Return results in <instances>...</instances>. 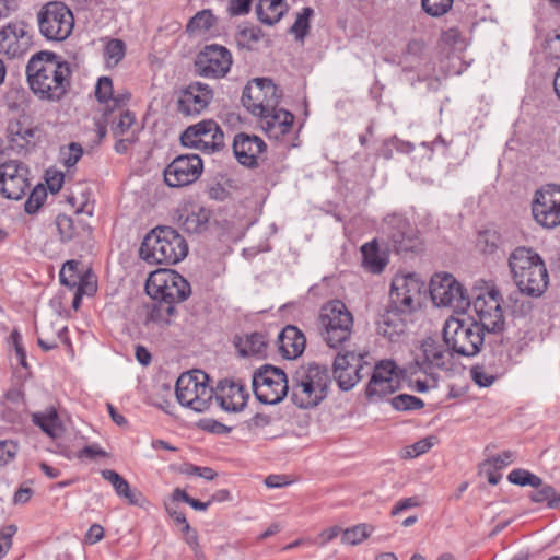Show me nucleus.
Wrapping results in <instances>:
<instances>
[{"mask_svg":"<svg viewBox=\"0 0 560 560\" xmlns=\"http://www.w3.org/2000/svg\"><path fill=\"white\" fill-rule=\"evenodd\" d=\"M145 290L153 300L174 306L187 300L191 293L189 282L171 269L151 272L145 283Z\"/></svg>","mask_w":560,"mask_h":560,"instance_id":"obj_7","label":"nucleus"},{"mask_svg":"<svg viewBox=\"0 0 560 560\" xmlns=\"http://www.w3.org/2000/svg\"><path fill=\"white\" fill-rule=\"evenodd\" d=\"M18 444L11 440L0 441V467L13 460L18 453Z\"/></svg>","mask_w":560,"mask_h":560,"instance_id":"obj_54","label":"nucleus"},{"mask_svg":"<svg viewBox=\"0 0 560 560\" xmlns=\"http://www.w3.org/2000/svg\"><path fill=\"white\" fill-rule=\"evenodd\" d=\"M253 389L260 402L279 404L289 390L287 374L279 368L265 364L254 372Z\"/></svg>","mask_w":560,"mask_h":560,"instance_id":"obj_12","label":"nucleus"},{"mask_svg":"<svg viewBox=\"0 0 560 560\" xmlns=\"http://www.w3.org/2000/svg\"><path fill=\"white\" fill-rule=\"evenodd\" d=\"M33 422L50 438H58L62 433V425L55 409H50L48 412L34 413Z\"/></svg>","mask_w":560,"mask_h":560,"instance_id":"obj_37","label":"nucleus"},{"mask_svg":"<svg viewBox=\"0 0 560 560\" xmlns=\"http://www.w3.org/2000/svg\"><path fill=\"white\" fill-rule=\"evenodd\" d=\"M265 141L256 136L246 132H238L233 140V152L244 166L255 167L258 165V159L266 152Z\"/></svg>","mask_w":560,"mask_h":560,"instance_id":"obj_23","label":"nucleus"},{"mask_svg":"<svg viewBox=\"0 0 560 560\" xmlns=\"http://www.w3.org/2000/svg\"><path fill=\"white\" fill-rule=\"evenodd\" d=\"M113 96V81L108 77H101L95 86V97L100 103L110 101Z\"/></svg>","mask_w":560,"mask_h":560,"instance_id":"obj_50","label":"nucleus"},{"mask_svg":"<svg viewBox=\"0 0 560 560\" xmlns=\"http://www.w3.org/2000/svg\"><path fill=\"white\" fill-rule=\"evenodd\" d=\"M362 359L354 351L339 352L336 355L332 373L341 390H350L361 380Z\"/></svg>","mask_w":560,"mask_h":560,"instance_id":"obj_22","label":"nucleus"},{"mask_svg":"<svg viewBox=\"0 0 560 560\" xmlns=\"http://www.w3.org/2000/svg\"><path fill=\"white\" fill-rule=\"evenodd\" d=\"M314 10L306 7L301 13H298L293 25L289 32L295 36L298 40H303L310 31V19L313 16Z\"/></svg>","mask_w":560,"mask_h":560,"instance_id":"obj_43","label":"nucleus"},{"mask_svg":"<svg viewBox=\"0 0 560 560\" xmlns=\"http://www.w3.org/2000/svg\"><path fill=\"white\" fill-rule=\"evenodd\" d=\"M39 33L47 40L63 42L74 27V18L70 8L61 1L44 4L37 13Z\"/></svg>","mask_w":560,"mask_h":560,"instance_id":"obj_8","label":"nucleus"},{"mask_svg":"<svg viewBox=\"0 0 560 560\" xmlns=\"http://www.w3.org/2000/svg\"><path fill=\"white\" fill-rule=\"evenodd\" d=\"M277 342L283 358L294 359L303 353L306 339L298 327L288 325L278 335Z\"/></svg>","mask_w":560,"mask_h":560,"instance_id":"obj_27","label":"nucleus"},{"mask_svg":"<svg viewBox=\"0 0 560 560\" xmlns=\"http://www.w3.org/2000/svg\"><path fill=\"white\" fill-rule=\"evenodd\" d=\"M101 475L113 486L116 494L125 499L129 504L140 508H144L148 504L144 495L139 490L132 489L129 482L117 471L104 469L101 471Z\"/></svg>","mask_w":560,"mask_h":560,"instance_id":"obj_28","label":"nucleus"},{"mask_svg":"<svg viewBox=\"0 0 560 560\" xmlns=\"http://www.w3.org/2000/svg\"><path fill=\"white\" fill-rule=\"evenodd\" d=\"M209 376L199 370L183 373L175 386L177 401L194 411H206L214 396V390L207 384Z\"/></svg>","mask_w":560,"mask_h":560,"instance_id":"obj_6","label":"nucleus"},{"mask_svg":"<svg viewBox=\"0 0 560 560\" xmlns=\"http://www.w3.org/2000/svg\"><path fill=\"white\" fill-rule=\"evenodd\" d=\"M264 37V32L258 26H245L235 33V42L242 49L255 50L257 43Z\"/></svg>","mask_w":560,"mask_h":560,"instance_id":"obj_39","label":"nucleus"},{"mask_svg":"<svg viewBox=\"0 0 560 560\" xmlns=\"http://www.w3.org/2000/svg\"><path fill=\"white\" fill-rule=\"evenodd\" d=\"M234 345L242 357H265L267 339L261 332H252L235 337Z\"/></svg>","mask_w":560,"mask_h":560,"instance_id":"obj_33","label":"nucleus"},{"mask_svg":"<svg viewBox=\"0 0 560 560\" xmlns=\"http://www.w3.org/2000/svg\"><path fill=\"white\" fill-rule=\"evenodd\" d=\"M408 314L396 311L387 306L384 314L377 320V334L394 341L401 336L407 328L406 316Z\"/></svg>","mask_w":560,"mask_h":560,"instance_id":"obj_29","label":"nucleus"},{"mask_svg":"<svg viewBox=\"0 0 560 560\" xmlns=\"http://www.w3.org/2000/svg\"><path fill=\"white\" fill-rule=\"evenodd\" d=\"M180 142L184 147L213 153L224 148V133L217 121L205 119L186 128L180 135Z\"/></svg>","mask_w":560,"mask_h":560,"instance_id":"obj_13","label":"nucleus"},{"mask_svg":"<svg viewBox=\"0 0 560 560\" xmlns=\"http://www.w3.org/2000/svg\"><path fill=\"white\" fill-rule=\"evenodd\" d=\"M83 154V149L79 143L72 142L68 147V153L65 158V165L71 167L78 163Z\"/></svg>","mask_w":560,"mask_h":560,"instance_id":"obj_57","label":"nucleus"},{"mask_svg":"<svg viewBox=\"0 0 560 560\" xmlns=\"http://www.w3.org/2000/svg\"><path fill=\"white\" fill-rule=\"evenodd\" d=\"M25 74L31 92L42 102H60L71 86L70 66L54 51L34 54L26 65Z\"/></svg>","mask_w":560,"mask_h":560,"instance_id":"obj_2","label":"nucleus"},{"mask_svg":"<svg viewBox=\"0 0 560 560\" xmlns=\"http://www.w3.org/2000/svg\"><path fill=\"white\" fill-rule=\"evenodd\" d=\"M107 455V453L101 448L98 445L96 444H92V445H88L85 447H83L78 457L79 458H82V457H88V458H95L96 456H102V457H105Z\"/></svg>","mask_w":560,"mask_h":560,"instance_id":"obj_61","label":"nucleus"},{"mask_svg":"<svg viewBox=\"0 0 560 560\" xmlns=\"http://www.w3.org/2000/svg\"><path fill=\"white\" fill-rule=\"evenodd\" d=\"M47 328L48 327L43 326L42 331L36 329V331L38 334L37 345L44 351H49V350L57 348L58 347L57 339H62V340L67 341V338L65 337V335L67 332V327L58 328L56 330L55 335H51V336H49Z\"/></svg>","mask_w":560,"mask_h":560,"instance_id":"obj_44","label":"nucleus"},{"mask_svg":"<svg viewBox=\"0 0 560 560\" xmlns=\"http://www.w3.org/2000/svg\"><path fill=\"white\" fill-rule=\"evenodd\" d=\"M135 120L136 117L131 112L125 110L121 113L117 124L113 127L114 137L118 138L125 135L135 124Z\"/></svg>","mask_w":560,"mask_h":560,"instance_id":"obj_51","label":"nucleus"},{"mask_svg":"<svg viewBox=\"0 0 560 560\" xmlns=\"http://www.w3.org/2000/svg\"><path fill=\"white\" fill-rule=\"evenodd\" d=\"M79 265L80 264L75 260H69L63 265V267L59 273L60 282L63 285H66L70 289H73L77 285L81 284L80 283L81 277L78 272Z\"/></svg>","mask_w":560,"mask_h":560,"instance_id":"obj_45","label":"nucleus"},{"mask_svg":"<svg viewBox=\"0 0 560 560\" xmlns=\"http://www.w3.org/2000/svg\"><path fill=\"white\" fill-rule=\"evenodd\" d=\"M264 131L269 138L279 140L287 135L292 127L294 116L282 108H276L270 113L258 116Z\"/></svg>","mask_w":560,"mask_h":560,"instance_id":"obj_26","label":"nucleus"},{"mask_svg":"<svg viewBox=\"0 0 560 560\" xmlns=\"http://www.w3.org/2000/svg\"><path fill=\"white\" fill-rule=\"evenodd\" d=\"M18 527L14 524H10L4 526L0 532V538L3 540V546H5V550H10L12 546V537L16 533Z\"/></svg>","mask_w":560,"mask_h":560,"instance_id":"obj_63","label":"nucleus"},{"mask_svg":"<svg viewBox=\"0 0 560 560\" xmlns=\"http://www.w3.org/2000/svg\"><path fill=\"white\" fill-rule=\"evenodd\" d=\"M176 313V307L172 304L158 301L147 316V324H156L160 327L170 325L171 317Z\"/></svg>","mask_w":560,"mask_h":560,"instance_id":"obj_40","label":"nucleus"},{"mask_svg":"<svg viewBox=\"0 0 560 560\" xmlns=\"http://www.w3.org/2000/svg\"><path fill=\"white\" fill-rule=\"evenodd\" d=\"M327 394L314 386L306 384L302 380H294L292 376L291 400L302 409L316 407L320 401L326 398Z\"/></svg>","mask_w":560,"mask_h":560,"instance_id":"obj_30","label":"nucleus"},{"mask_svg":"<svg viewBox=\"0 0 560 560\" xmlns=\"http://www.w3.org/2000/svg\"><path fill=\"white\" fill-rule=\"evenodd\" d=\"M8 132L11 148L16 150L25 149L35 136L34 129L23 127L20 122L10 124Z\"/></svg>","mask_w":560,"mask_h":560,"instance_id":"obj_38","label":"nucleus"},{"mask_svg":"<svg viewBox=\"0 0 560 560\" xmlns=\"http://www.w3.org/2000/svg\"><path fill=\"white\" fill-rule=\"evenodd\" d=\"M57 230L62 242H69L82 233H90V228L67 214H59L56 218Z\"/></svg>","mask_w":560,"mask_h":560,"instance_id":"obj_36","label":"nucleus"},{"mask_svg":"<svg viewBox=\"0 0 560 560\" xmlns=\"http://www.w3.org/2000/svg\"><path fill=\"white\" fill-rule=\"evenodd\" d=\"M515 459V453L512 451H504L497 456H492L489 462L495 469H501L510 464H512Z\"/></svg>","mask_w":560,"mask_h":560,"instance_id":"obj_56","label":"nucleus"},{"mask_svg":"<svg viewBox=\"0 0 560 560\" xmlns=\"http://www.w3.org/2000/svg\"><path fill=\"white\" fill-rule=\"evenodd\" d=\"M433 446L432 438H424L405 448V457L413 458L427 453Z\"/></svg>","mask_w":560,"mask_h":560,"instance_id":"obj_53","label":"nucleus"},{"mask_svg":"<svg viewBox=\"0 0 560 560\" xmlns=\"http://www.w3.org/2000/svg\"><path fill=\"white\" fill-rule=\"evenodd\" d=\"M212 97L213 93L209 85L201 82L191 83L178 100V112L186 116L198 115L209 105Z\"/></svg>","mask_w":560,"mask_h":560,"instance_id":"obj_24","label":"nucleus"},{"mask_svg":"<svg viewBox=\"0 0 560 560\" xmlns=\"http://www.w3.org/2000/svg\"><path fill=\"white\" fill-rule=\"evenodd\" d=\"M453 351L443 343L427 338L422 341L420 352L415 357V364L425 374L431 373L432 370H447L452 365Z\"/></svg>","mask_w":560,"mask_h":560,"instance_id":"obj_20","label":"nucleus"},{"mask_svg":"<svg viewBox=\"0 0 560 560\" xmlns=\"http://www.w3.org/2000/svg\"><path fill=\"white\" fill-rule=\"evenodd\" d=\"M288 10L285 0H258L256 4L258 20L269 26L277 24Z\"/></svg>","mask_w":560,"mask_h":560,"instance_id":"obj_34","label":"nucleus"},{"mask_svg":"<svg viewBox=\"0 0 560 560\" xmlns=\"http://www.w3.org/2000/svg\"><path fill=\"white\" fill-rule=\"evenodd\" d=\"M213 397L223 410L238 412L246 406L248 393L240 382L222 380L219 382Z\"/></svg>","mask_w":560,"mask_h":560,"instance_id":"obj_25","label":"nucleus"},{"mask_svg":"<svg viewBox=\"0 0 560 560\" xmlns=\"http://www.w3.org/2000/svg\"><path fill=\"white\" fill-rule=\"evenodd\" d=\"M373 530L374 527L365 523L354 525L342 532L341 541L346 545H358L369 538Z\"/></svg>","mask_w":560,"mask_h":560,"instance_id":"obj_41","label":"nucleus"},{"mask_svg":"<svg viewBox=\"0 0 560 560\" xmlns=\"http://www.w3.org/2000/svg\"><path fill=\"white\" fill-rule=\"evenodd\" d=\"M318 330L330 348H338L348 341L353 330V316L340 300H334L322 306L318 316Z\"/></svg>","mask_w":560,"mask_h":560,"instance_id":"obj_5","label":"nucleus"},{"mask_svg":"<svg viewBox=\"0 0 560 560\" xmlns=\"http://www.w3.org/2000/svg\"><path fill=\"white\" fill-rule=\"evenodd\" d=\"M472 381L480 387H489L495 381L492 374L486 372L483 365H475L470 369Z\"/></svg>","mask_w":560,"mask_h":560,"instance_id":"obj_52","label":"nucleus"},{"mask_svg":"<svg viewBox=\"0 0 560 560\" xmlns=\"http://www.w3.org/2000/svg\"><path fill=\"white\" fill-rule=\"evenodd\" d=\"M252 0H231L229 4V13L232 16L247 14L250 10Z\"/></svg>","mask_w":560,"mask_h":560,"instance_id":"obj_58","label":"nucleus"},{"mask_svg":"<svg viewBox=\"0 0 560 560\" xmlns=\"http://www.w3.org/2000/svg\"><path fill=\"white\" fill-rule=\"evenodd\" d=\"M188 254L186 240L171 226H156L143 238L139 256L149 264L175 265Z\"/></svg>","mask_w":560,"mask_h":560,"instance_id":"obj_4","label":"nucleus"},{"mask_svg":"<svg viewBox=\"0 0 560 560\" xmlns=\"http://www.w3.org/2000/svg\"><path fill=\"white\" fill-rule=\"evenodd\" d=\"M537 490L530 494V500L535 503L547 502L549 505V501L552 500L555 494V488L550 485H542Z\"/></svg>","mask_w":560,"mask_h":560,"instance_id":"obj_55","label":"nucleus"},{"mask_svg":"<svg viewBox=\"0 0 560 560\" xmlns=\"http://www.w3.org/2000/svg\"><path fill=\"white\" fill-rule=\"evenodd\" d=\"M186 472L189 475H197L207 480H212L217 476L215 471L210 467H198L194 465H190Z\"/></svg>","mask_w":560,"mask_h":560,"instance_id":"obj_62","label":"nucleus"},{"mask_svg":"<svg viewBox=\"0 0 560 560\" xmlns=\"http://www.w3.org/2000/svg\"><path fill=\"white\" fill-rule=\"evenodd\" d=\"M203 170L202 160L197 154L175 158L164 170V180L170 187H183L196 182Z\"/></svg>","mask_w":560,"mask_h":560,"instance_id":"obj_18","label":"nucleus"},{"mask_svg":"<svg viewBox=\"0 0 560 560\" xmlns=\"http://www.w3.org/2000/svg\"><path fill=\"white\" fill-rule=\"evenodd\" d=\"M453 5V0H421L423 11L432 16L440 18L446 14Z\"/></svg>","mask_w":560,"mask_h":560,"instance_id":"obj_46","label":"nucleus"},{"mask_svg":"<svg viewBox=\"0 0 560 560\" xmlns=\"http://www.w3.org/2000/svg\"><path fill=\"white\" fill-rule=\"evenodd\" d=\"M210 211L203 207L186 208L179 214L178 222L187 233H201L207 230Z\"/></svg>","mask_w":560,"mask_h":560,"instance_id":"obj_32","label":"nucleus"},{"mask_svg":"<svg viewBox=\"0 0 560 560\" xmlns=\"http://www.w3.org/2000/svg\"><path fill=\"white\" fill-rule=\"evenodd\" d=\"M46 197V189L42 185L35 187L24 205L25 211L30 214L35 213L42 207Z\"/></svg>","mask_w":560,"mask_h":560,"instance_id":"obj_49","label":"nucleus"},{"mask_svg":"<svg viewBox=\"0 0 560 560\" xmlns=\"http://www.w3.org/2000/svg\"><path fill=\"white\" fill-rule=\"evenodd\" d=\"M405 373L406 371L399 369L394 360L377 362L365 389L368 399L376 401L398 390Z\"/></svg>","mask_w":560,"mask_h":560,"instance_id":"obj_14","label":"nucleus"},{"mask_svg":"<svg viewBox=\"0 0 560 560\" xmlns=\"http://www.w3.org/2000/svg\"><path fill=\"white\" fill-rule=\"evenodd\" d=\"M232 66V55L228 48L221 45H207L195 61L196 71L206 78H223Z\"/></svg>","mask_w":560,"mask_h":560,"instance_id":"obj_17","label":"nucleus"},{"mask_svg":"<svg viewBox=\"0 0 560 560\" xmlns=\"http://www.w3.org/2000/svg\"><path fill=\"white\" fill-rule=\"evenodd\" d=\"M362 264L364 268L373 273H381L387 265V257L381 254L376 240L365 243L361 247Z\"/></svg>","mask_w":560,"mask_h":560,"instance_id":"obj_35","label":"nucleus"},{"mask_svg":"<svg viewBox=\"0 0 560 560\" xmlns=\"http://www.w3.org/2000/svg\"><path fill=\"white\" fill-rule=\"evenodd\" d=\"M470 322L448 318L443 327V341L454 354L475 357L481 351L485 332H501L504 329V316L501 295L497 289L479 294L472 301Z\"/></svg>","mask_w":560,"mask_h":560,"instance_id":"obj_1","label":"nucleus"},{"mask_svg":"<svg viewBox=\"0 0 560 560\" xmlns=\"http://www.w3.org/2000/svg\"><path fill=\"white\" fill-rule=\"evenodd\" d=\"M27 166L21 162H3L0 166V192L8 199H21L30 187Z\"/></svg>","mask_w":560,"mask_h":560,"instance_id":"obj_19","label":"nucleus"},{"mask_svg":"<svg viewBox=\"0 0 560 560\" xmlns=\"http://www.w3.org/2000/svg\"><path fill=\"white\" fill-rule=\"evenodd\" d=\"M281 96V92L271 79L256 78L244 88L242 104L254 116H260L275 110Z\"/></svg>","mask_w":560,"mask_h":560,"instance_id":"obj_10","label":"nucleus"},{"mask_svg":"<svg viewBox=\"0 0 560 560\" xmlns=\"http://www.w3.org/2000/svg\"><path fill=\"white\" fill-rule=\"evenodd\" d=\"M217 19L210 10L197 12L188 22L186 31L195 33L200 31H209L215 24Z\"/></svg>","mask_w":560,"mask_h":560,"instance_id":"obj_42","label":"nucleus"},{"mask_svg":"<svg viewBox=\"0 0 560 560\" xmlns=\"http://www.w3.org/2000/svg\"><path fill=\"white\" fill-rule=\"evenodd\" d=\"M126 46L121 39H112L105 47L107 62L116 66L125 56Z\"/></svg>","mask_w":560,"mask_h":560,"instance_id":"obj_48","label":"nucleus"},{"mask_svg":"<svg viewBox=\"0 0 560 560\" xmlns=\"http://www.w3.org/2000/svg\"><path fill=\"white\" fill-rule=\"evenodd\" d=\"M508 479L513 485L525 487L528 482V470L514 469L509 474Z\"/></svg>","mask_w":560,"mask_h":560,"instance_id":"obj_60","label":"nucleus"},{"mask_svg":"<svg viewBox=\"0 0 560 560\" xmlns=\"http://www.w3.org/2000/svg\"><path fill=\"white\" fill-rule=\"evenodd\" d=\"M420 505V501L417 497L405 498L399 500L392 509L390 515L396 516L401 512Z\"/></svg>","mask_w":560,"mask_h":560,"instance_id":"obj_59","label":"nucleus"},{"mask_svg":"<svg viewBox=\"0 0 560 560\" xmlns=\"http://www.w3.org/2000/svg\"><path fill=\"white\" fill-rule=\"evenodd\" d=\"M294 380H302L306 384L328 394L330 376L327 366L312 363L302 365L294 372Z\"/></svg>","mask_w":560,"mask_h":560,"instance_id":"obj_31","label":"nucleus"},{"mask_svg":"<svg viewBox=\"0 0 560 560\" xmlns=\"http://www.w3.org/2000/svg\"><path fill=\"white\" fill-rule=\"evenodd\" d=\"M508 265L520 293L540 298L549 284V273L541 256L530 247L518 246L511 252Z\"/></svg>","mask_w":560,"mask_h":560,"instance_id":"obj_3","label":"nucleus"},{"mask_svg":"<svg viewBox=\"0 0 560 560\" xmlns=\"http://www.w3.org/2000/svg\"><path fill=\"white\" fill-rule=\"evenodd\" d=\"M533 215L538 224L547 229L560 225V186L547 185L535 195Z\"/></svg>","mask_w":560,"mask_h":560,"instance_id":"obj_16","label":"nucleus"},{"mask_svg":"<svg viewBox=\"0 0 560 560\" xmlns=\"http://www.w3.org/2000/svg\"><path fill=\"white\" fill-rule=\"evenodd\" d=\"M430 294L433 303L438 306H447L456 313H464L472 310L467 290L453 275L447 272L435 273L431 278Z\"/></svg>","mask_w":560,"mask_h":560,"instance_id":"obj_9","label":"nucleus"},{"mask_svg":"<svg viewBox=\"0 0 560 560\" xmlns=\"http://www.w3.org/2000/svg\"><path fill=\"white\" fill-rule=\"evenodd\" d=\"M32 38L24 23L10 22L0 28V52L9 58L21 57L28 51Z\"/></svg>","mask_w":560,"mask_h":560,"instance_id":"obj_21","label":"nucleus"},{"mask_svg":"<svg viewBox=\"0 0 560 560\" xmlns=\"http://www.w3.org/2000/svg\"><path fill=\"white\" fill-rule=\"evenodd\" d=\"M382 237L397 254L413 253L421 243L418 230L404 217L389 214L381 225Z\"/></svg>","mask_w":560,"mask_h":560,"instance_id":"obj_11","label":"nucleus"},{"mask_svg":"<svg viewBox=\"0 0 560 560\" xmlns=\"http://www.w3.org/2000/svg\"><path fill=\"white\" fill-rule=\"evenodd\" d=\"M104 537V528L98 524H93L85 536V540L89 544H96Z\"/></svg>","mask_w":560,"mask_h":560,"instance_id":"obj_64","label":"nucleus"},{"mask_svg":"<svg viewBox=\"0 0 560 560\" xmlns=\"http://www.w3.org/2000/svg\"><path fill=\"white\" fill-rule=\"evenodd\" d=\"M424 283L413 273L394 277L389 292L388 307L411 314L420 305Z\"/></svg>","mask_w":560,"mask_h":560,"instance_id":"obj_15","label":"nucleus"},{"mask_svg":"<svg viewBox=\"0 0 560 560\" xmlns=\"http://www.w3.org/2000/svg\"><path fill=\"white\" fill-rule=\"evenodd\" d=\"M390 404L394 409L400 411L417 410L424 406V402L420 398L408 394H400L394 397Z\"/></svg>","mask_w":560,"mask_h":560,"instance_id":"obj_47","label":"nucleus"}]
</instances>
